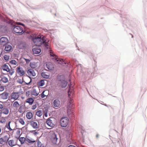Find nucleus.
I'll return each mask as SVG.
<instances>
[{"instance_id":"52","label":"nucleus","mask_w":147,"mask_h":147,"mask_svg":"<svg viewBox=\"0 0 147 147\" xmlns=\"http://www.w3.org/2000/svg\"><path fill=\"white\" fill-rule=\"evenodd\" d=\"M99 136V135L98 134H97L96 136V137L97 138H98Z\"/></svg>"},{"instance_id":"43","label":"nucleus","mask_w":147,"mask_h":147,"mask_svg":"<svg viewBox=\"0 0 147 147\" xmlns=\"http://www.w3.org/2000/svg\"><path fill=\"white\" fill-rule=\"evenodd\" d=\"M4 58L5 60H8L9 58V56L5 55L4 57Z\"/></svg>"},{"instance_id":"32","label":"nucleus","mask_w":147,"mask_h":147,"mask_svg":"<svg viewBox=\"0 0 147 147\" xmlns=\"http://www.w3.org/2000/svg\"><path fill=\"white\" fill-rule=\"evenodd\" d=\"M17 139H18V140L20 141L21 144H24L26 140V139L25 138L23 137H19Z\"/></svg>"},{"instance_id":"40","label":"nucleus","mask_w":147,"mask_h":147,"mask_svg":"<svg viewBox=\"0 0 147 147\" xmlns=\"http://www.w3.org/2000/svg\"><path fill=\"white\" fill-rule=\"evenodd\" d=\"M21 131L19 129H17L16 132V137H19L21 135Z\"/></svg>"},{"instance_id":"37","label":"nucleus","mask_w":147,"mask_h":147,"mask_svg":"<svg viewBox=\"0 0 147 147\" xmlns=\"http://www.w3.org/2000/svg\"><path fill=\"white\" fill-rule=\"evenodd\" d=\"M13 107L17 108L20 106V104L17 101L15 102L13 104Z\"/></svg>"},{"instance_id":"12","label":"nucleus","mask_w":147,"mask_h":147,"mask_svg":"<svg viewBox=\"0 0 147 147\" xmlns=\"http://www.w3.org/2000/svg\"><path fill=\"white\" fill-rule=\"evenodd\" d=\"M20 93L19 92H13L11 93V99L16 100L19 98Z\"/></svg>"},{"instance_id":"7","label":"nucleus","mask_w":147,"mask_h":147,"mask_svg":"<svg viewBox=\"0 0 147 147\" xmlns=\"http://www.w3.org/2000/svg\"><path fill=\"white\" fill-rule=\"evenodd\" d=\"M8 140V136L6 135L3 137L0 138V144L2 146L4 145L7 143Z\"/></svg>"},{"instance_id":"49","label":"nucleus","mask_w":147,"mask_h":147,"mask_svg":"<svg viewBox=\"0 0 147 147\" xmlns=\"http://www.w3.org/2000/svg\"><path fill=\"white\" fill-rule=\"evenodd\" d=\"M47 113V111H44L45 115V117H47L48 115Z\"/></svg>"},{"instance_id":"41","label":"nucleus","mask_w":147,"mask_h":147,"mask_svg":"<svg viewBox=\"0 0 147 147\" xmlns=\"http://www.w3.org/2000/svg\"><path fill=\"white\" fill-rule=\"evenodd\" d=\"M17 121L23 125L25 124V122L24 119L22 118H19L17 120Z\"/></svg>"},{"instance_id":"24","label":"nucleus","mask_w":147,"mask_h":147,"mask_svg":"<svg viewBox=\"0 0 147 147\" xmlns=\"http://www.w3.org/2000/svg\"><path fill=\"white\" fill-rule=\"evenodd\" d=\"M9 93L5 92H4L1 95V98L4 99H7L9 97Z\"/></svg>"},{"instance_id":"45","label":"nucleus","mask_w":147,"mask_h":147,"mask_svg":"<svg viewBox=\"0 0 147 147\" xmlns=\"http://www.w3.org/2000/svg\"><path fill=\"white\" fill-rule=\"evenodd\" d=\"M9 74L11 76L14 73V71L13 70H9Z\"/></svg>"},{"instance_id":"26","label":"nucleus","mask_w":147,"mask_h":147,"mask_svg":"<svg viewBox=\"0 0 147 147\" xmlns=\"http://www.w3.org/2000/svg\"><path fill=\"white\" fill-rule=\"evenodd\" d=\"M27 118L28 119H31L33 117V114L31 111L27 112L26 115Z\"/></svg>"},{"instance_id":"54","label":"nucleus","mask_w":147,"mask_h":147,"mask_svg":"<svg viewBox=\"0 0 147 147\" xmlns=\"http://www.w3.org/2000/svg\"><path fill=\"white\" fill-rule=\"evenodd\" d=\"M17 24L18 25H22V24L20 22H17Z\"/></svg>"},{"instance_id":"19","label":"nucleus","mask_w":147,"mask_h":147,"mask_svg":"<svg viewBox=\"0 0 147 147\" xmlns=\"http://www.w3.org/2000/svg\"><path fill=\"white\" fill-rule=\"evenodd\" d=\"M60 101L57 99L55 100L53 103V105L55 107H59L60 105Z\"/></svg>"},{"instance_id":"30","label":"nucleus","mask_w":147,"mask_h":147,"mask_svg":"<svg viewBox=\"0 0 147 147\" xmlns=\"http://www.w3.org/2000/svg\"><path fill=\"white\" fill-rule=\"evenodd\" d=\"M34 100L32 98H27L26 101V103H29L30 105H32L34 102Z\"/></svg>"},{"instance_id":"28","label":"nucleus","mask_w":147,"mask_h":147,"mask_svg":"<svg viewBox=\"0 0 147 147\" xmlns=\"http://www.w3.org/2000/svg\"><path fill=\"white\" fill-rule=\"evenodd\" d=\"M1 69L4 71L7 72L9 71V69L8 66L6 64H4L1 66Z\"/></svg>"},{"instance_id":"33","label":"nucleus","mask_w":147,"mask_h":147,"mask_svg":"<svg viewBox=\"0 0 147 147\" xmlns=\"http://www.w3.org/2000/svg\"><path fill=\"white\" fill-rule=\"evenodd\" d=\"M9 63L11 65H17L18 63V59H17V61H16L15 60H11L10 61Z\"/></svg>"},{"instance_id":"18","label":"nucleus","mask_w":147,"mask_h":147,"mask_svg":"<svg viewBox=\"0 0 147 147\" xmlns=\"http://www.w3.org/2000/svg\"><path fill=\"white\" fill-rule=\"evenodd\" d=\"M59 84V86H61V88H65L67 85V82L65 80H63L61 81H60Z\"/></svg>"},{"instance_id":"22","label":"nucleus","mask_w":147,"mask_h":147,"mask_svg":"<svg viewBox=\"0 0 147 147\" xmlns=\"http://www.w3.org/2000/svg\"><path fill=\"white\" fill-rule=\"evenodd\" d=\"M1 114H3L5 115H7L8 114L9 111V109L7 108H5L2 109L1 110Z\"/></svg>"},{"instance_id":"53","label":"nucleus","mask_w":147,"mask_h":147,"mask_svg":"<svg viewBox=\"0 0 147 147\" xmlns=\"http://www.w3.org/2000/svg\"><path fill=\"white\" fill-rule=\"evenodd\" d=\"M68 147H76V146L73 145H70L68 146Z\"/></svg>"},{"instance_id":"16","label":"nucleus","mask_w":147,"mask_h":147,"mask_svg":"<svg viewBox=\"0 0 147 147\" xmlns=\"http://www.w3.org/2000/svg\"><path fill=\"white\" fill-rule=\"evenodd\" d=\"M57 139L56 134L54 133H53L52 134L51 138V140L52 142L54 144H56Z\"/></svg>"},{"instance_id":"55","label":"nucleus","mask_w":147,"mask_h":147,"mask_svg":"<svg viewBox=\"0 0 147 147\" xmlns=\"http://www.w3.org/2000/svg\"><path fill=\"white\" fill-rule=\"evenodd\" d=\"M33 132H34V134H37V133L36 132H35L34 131H33Z\"/></svg>"},{"instance_id":"6","label":"nucleus","mask_w":147,"mask_h":147,"mask_svg":"<svg viewBox=\"0 0 147 147\" xmlns=\"http://www.w3.org/2000/svg\"><path fill=\"white\" fill-rule=\"evenodd\" d=\"M13 31L16 33L20 34L22 33L23 32V29L21 26L14 25L13 26Z\"/></svg>"},{"instance_id":"51","label":"nucleus","mask_w":147,"mask_h":147,"mask_svg":"<svg viewBox=\"0 0 147 147\" xmlns=\"http://www.w3.org/2000/svg\"><path fill=\"white\" fill-rule=\"evenodd\" d=\"M3 105H2L0 104V109H2L3 108Z\"/></svg>"},{"instance_id":"50","label":"nucleus","mask_w":147,"mask_h":147,"mask_svg":"<svg viewBox=\"0 0 147 147\" xmlns=\"http://www.w3.org/2000/svg\"><path fill=\"white\" fill-rule=\"evenodd\" d=\"M2 51H3V50H2V49L1 48H0V57L1 56L2 54Z\"/></svg>"},{"instance_id":"21","label":"nucleus","mask_w":147,"mask_h":147,"mask_svg":"<svg viewBox=\"0 0 147 147\" xmlns=\"http://www.w3.org/2000/svg\"><path fill=\"white\" fill-rule=\"evenodd\" d=\"M49 91L46 90L43 91L40 94V97L42 98H44L47 97L49 95Z\"/></svg>"},{"instance_id":"46","label":"nucleus","mask_w":147,"mask_h":147,"mask_svg":"<svg viewBox=\"0 0 147 147\" xmlns=\"http://www.w3.org/2000/svg\"><path fill=\"white\" fill-rule=\"evenodd\" d=\"M36 107L37 106L36 105H34L32 106L31 109L33 110H34L36 108Z\"/></svg>"},{"instance_id":"3","label":"nucleus","mask_w":147,"mask_h":147,"mask_svg":"<svg viewBox=\"0 0 147 147\" xmlns=\"http://www.w3.org/2000/svg\"><path fill=\"white\" fill-rule=\"evenodd\" d=\"M47 125L49 127V129L53 127L56 123V120L54 118L50 117L48 118L46 121Z\"/></svg>"},{"instance_id":"9","label":"nucleus","mask_w":147,"mask_h":147,"mask_svg":"<svg viewBox=\"0 0 147 147\" xmlns=\"http://www.w3.org/2000/svg\"><path fill=\"white\" fill-rule=\"evenodd\" d=\"M16 72L20 76H22L25 75V73L23 68L20 66L16 68Z\"/></svg>"},{"instance_id":"14","label":"nucleus","mask_w":147,"mask_h":147,"mask_svg":"<svg viewBox=\"0 0 147 147\" xmlns=\"http://www.w3.org/2000/svg\"><path fill=\"white\" fill-rule=\"evenodd\" d=\"M6 120L5 118L2 117L0 119V126L3 127L5 126L6 127V125L7 124L6 123Z\"/></svg>"},{"instance_id":"38","label":"nucleus","mask_w":147,"mask_h":147,"mask_svg":"<svg viewBox=\"0 0 147 147\" xmlns=\"http://www.w3.org/2000/svg\"><path fill=\"white\" fill-rule=\"evenodd\" d=\"M32 94L35 96H37L39 94L36 89H34L32 92Z\"/></svg>"},{"instance_id":"20","label":"nucleus","mask_w":147,"mask_h":147,"mask_svg":"<svg viewBox=\"0 0 147 147\" xmlns=\"http://www.w3.org/2000/svg\"><path fill=\"white\" fill-rule=\"evenodd\" d=\"M1 81L4 83H6L9 81L8 78L4 76H2L0 77Z\"/></svg>"},{"instance_id":"31","label":"nucleus","mask_w":147,"mask_h":147,"mask_svg":"<svg viewBox=\"0 0 147 147\" xmlns=\"http://www.w3.org/2000/svg\"><path fill=\"white\" fill-rule=\"evenodd\" d=\"M5 45V50L7 52L10 51L12 49L11 46L10 45L8 44H6Z\"/></svg>"},{"instance_id":"39","label":"nucleus","mask_w":147,"mask_h":147,"mask_svg":"<svg viewBox=\"0 0 147 147\" xmlns=\"http://www.w3.org/2000/svg\"><path fill=\"white\" fill-rule=\"evenodd\" d=\"M43 112L41 110H38L36 113V115L39 117H41L42 115Z\"/></svg>"},{"instance_id":"29","label":"nucleus","mask_w":147,"mask_h":147,"mask_svg":"<svg viewBox=\"0 0 147 147\" xmlns=\"http://www.w3.org/2000/svg\"><path fill=\"white\" fill-rule=\"evenodd\" d=\"M71 85L70 84L69 85V89L68 91V95L69 96H71V94L72 95L73 88L71 87Z\"/></svg>"},{"instance_id":"23","label":"nucleus","mask_w":147,"mask_h":147,"mask_svg":"<svg viewBox=\"0 0 147 147\" xmlns=\"http://www.w3.org/2000/svg\"><path fill=\"white\" fill-rule=\"evenodd\" d=\"M32 51L34 54H38L41 52V50L40 48L34 47L32 49Z\"/></svg>"},{"instance_id":"27","label":"nucleus","mask_w":147,"mask_h":147,"mask_svg":"<svg viewBox=\"0 0 147 147\" xmlns=\"http://www.w3.org/2000/svg\"><path fill=\"white\" fill-rule=\"evenodd\" d=\"M32 79L30 77L27 76L26 79L25 81H24V82L26 83V84L28 85H29L31 82Z\"/></svg>"},{"instance_id":"11","label":"nucleus","mask_w":147,"mask_h":147,"mask_svg":"<svg viewBox=\"0 0 147 147\" xmlns=\"http://www.w3.org/2000/svg\"><path fill=\"white\" fill-rule=\"evenodd\" d=\"M30 124L34 129H37L39 127V122L37 121H31L30 122Z\"/></svg>"},{"instance_id":"48","label":"nucleus","mask_w":147,"mask_h":147,"mask_svg":"<svg viewBox=\"0 0 147 147\" xmlns=\"http://www.w3.org/2000/svg\"><path fill=\"white\" fill-rule=\"evenodd\" d=\"M30 93V92L29 91L26 92V95L27 97L29 96Z\"/></svg>"},{"instance_id":"57","label":"nucleus","mask_w":147,"mask_h":147,"mask_svg":"<svg viewBox=\"0 0 147 147\" xmlns=\"http://www.w3.org/2000/svg\"><path fill=\"white\" fill-rule=\"evenodd\" d=\"M1 79H0V82H1Z\"/></svg>"},{"instance_id":"10","label":"nucleus","mask_w":147,"mask_h":147,"mask_svg":"<svg viewBox=\"0 0 147 147\" xmlns=\"http://www.w3.org/2000/svg\"><path fill=\"white\" fill-rule=\"evenodd\" d=\"M15 123L9 121L7 125H6L9 131L13 130L14 129Z\"/></svg>"},{"instance_id":"2","label":"nucleus","mask_w":147,"mask_h":147,"mask_svg":"<svg viewBox=\"0 0 147 147\" xmlns=\"http://www.w3.org/2000/svg\"><path fill=\"white\" fill-rule=\"evenodd\" d=\"M50 55L51 58L52 59H55V62L57 63H59L63 65L66 64V62L63 60V59L58 58L57 56L54 54L52 51L50 50Z\"/></svg>"},{"instance_id":"35","label":"nucleus","mask_w":147,"mask_h":147,"mask_svg":"<svg viewBox=\"0 0 147 147\" xmlns=\"http://www.w3.org/2000/svg\"><path fill=\"white\" fill-rule=\"evenodd\" d=\"M26 141L30 143H32L35 142L36 141L32 138H26Z\"/></svg>"},{"instance_id":"44","label":"nucleus","mask_w":147,"mask_h":147,"mask_svg":"<svg viewBox=\"0 0 147 147\" xmlns=\"http://www.w3.org/2000/svg\"><path fill=\"white\" fill-rule=\"evenodd\" d=\"M5 87L4 86L0 85V91H2L4 90Z\"/></svg>"},{"instance_id":"25","label":"nucleus","mask_w":147,"mask_h":147,"mask_svg":"<svg viewBox=\"0 0 147 147\" xmlns=\"http://www.w3.org/2000/svg\"><path fill=\"white\" fill-rule=\"evenodd\" d=\"M41 75L43 78L46 79H48L49 77V74L47 72H42Z\"/></svg>"},{"instance_id":"42","label":"nucleus","mask_w":147,"mask_h":147,"mask_svg":"<svg viewBox=\"0 0 147 147\" xmlns=\"http://www.w3.org/2000/svg\"><path fill=\"white\" fill-rule=\"evenodd\" d=\"M45 84V80H41L38 83V85L40 86H42Z\"/></svg>"},{"instance_id":"34","label":"nucleus","mask_w":147,"mask_h":147,"mask_svg":"<svg viewBox=\"0 0 147 147\" xmlns=\"http://www.w3.org/2000/svg\"><path fill=\"white\" fill-rule=\"evenodd\" d=\"M30 65L32 68H34L37 67L38 66L37 63L35 62H31L30 63Z\"/></svg>"},{"instance_id":"17","label":"nucleus","mask_w":147,"mask_h":147,"mask_svg":"<svg viewBox=\"0 0 147 147\" xmlns=\"http://www.w3.org/2000/svg\"><path fill=\"white\" fill-rule=\"evenodd\" d=\"M27 73L30 76H36V73L33 69H30L28 70Z\"/></svg>"},{"instance_id":"1","label":"nucleus","mask_w":147,"mask_h":147,"mask_svg":"<svg viewBox=\"0 0 147 147\" xmlns=\"http://www.w3.org/2000/svg\"><path fill=\"white\" fill-rule=\"evenodd\" d=\"M32 40L35 45L36 46H40L42 44V42L46 47L48 46L49 40L45 37H43L42 38H41V36L40 37L35 36L33 38Z\"/></svg>"},{"instance_id":"8","label":"nucleus","mask_w":147,"mask_h":147,"mask_svg":"<svg viewBox=\"0 0 147 147\" xmlns=\"http://www.w3.org/2000/svg\"><path fill=\"white\" fill-rule=\"evenodd\" d=\"M69 100V102L67 104V113L69 115H70L72 113L71 110L73 105V101L71 99Z\"/></svg>"},{"instance_id":"36","label":"nucleus","mask_w":147,"mask_h":147,"mask_svg":"<svg viewBox=\"0 0 147 147\" xmlns=\"http://www.w3.org/2000/svg\"><path fill=\"white\" fill-rule=\"evenodd\" d=\"M36 147H45V146L44 144H42L40 142L38 141L37 142Z\"/></svg>"},{"instance_id":"4","label":"nucleus","mask_w":147,"mask_h":147,"mask_svg":"<svg viewBox=\"0 0 147 147\" xmlns=\"http://www.w3.org/2000/svg\"><path fill=\"white\" fill-rule=\"evenodd\" d=\"M8 140L7 143L10 147H13L18 144V139L16 138H11L9 136H8Z\"/></svg>"},{"instance_id":"56","label":"nucleus","mask_w":147,"mask_h":147,"mask_svg":"<svg viewBox=\"0 0 147 147\" xmlns=\"http://www.w3.org/2000/svg\"><path fill=\"white\" fill-rule=\"evenodd\" d=\"M1 128H0V133H1Z\"/></svg>"},{"instance_id":"47","label":"nucleus","mask_w":147,"mask_h":147,"mask_svg":"<svg viewBox=\"0 0 147 147\" xmlns=\"http://www.w3.org/2000/svg\"><path fill=\"white\" fill-rule=\"evenodd\" d=\"M24 59L26 61V63H30V60L29 59H25V58H24Z\"/></svg>"},{"instance_id":"15","label":"nucleus","mask_w":147,"mask_h":147,"mask_svg":"<svg viewBox=\"0 0 147 147\" xmlns=\"http://www.w3.org/2000/svg\"><path fill=\"white\" fill-rule=\"evenodd\" d=\"M46 66L47 69L49 70H53L54 68L53 65L52 63L50 62L47 63L46 65Z\"/></svg>"},{"instance_id":"5","label":"nucleus","mask_w":147,"mask_h":147,"mask_svg":"<svg viewBox=\"0 0 147 147\" xmlns=\"http://www.w3.org/2000/svg\"><path fill=\"white\" fill-rule=\"evenodd\" d=\"M69 123V120L67 117L62 118L60 121V123L61 127H66L68 125Z\"/></svg>"},{"instance_id":"13","label":"nucleus","mask_w":147,"mask_h":147,"mask_svg":"<svg viewBox=\"0 0 147 147\" xmlns=\"http://www.w3.org/2000/svg\"><path fill=\"white\" fill-rule=\"evenodd\" d=\"M8 42L7 38L5 37H2L0 39V43L2 45H4Z\"/></svg>"}]
</instances>
